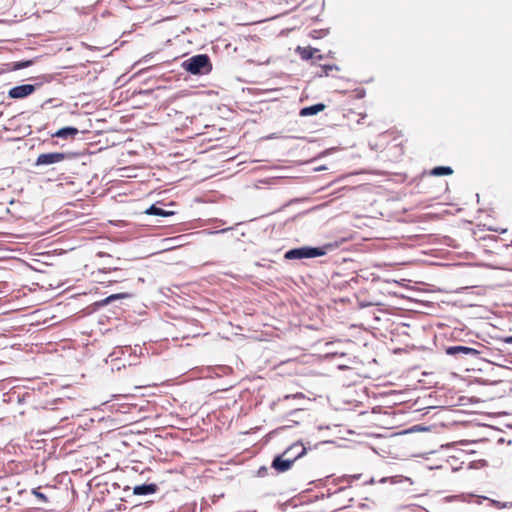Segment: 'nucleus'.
<instances>
[{
    "label": "nucleus",
    "mask_w": 512,
    "mask_h": 512,
    "mask_svg": "<svg viewBox=\"0 0 512 512\" xmlns=\"http://www.w3.org/2000/svg\"><path fill=\"white\" fill-rule=\"evenodd\" d=\"M181 67L193 75H207L212 70V63L207 54H198L183 61Z\"/></svg>",
    "instance_id": "f257e3e1"
},
{
    "label": "nucleus",
    "mask_w": 512,
    "mask_h": 512,
    "mask_svg": "<svg viewBox=\"0 0 512 512\" xmlns=\"http://www.w3.org/2000/svg\"><path fill=\"white\" fill-rule=\"evenodd\" d=\"M329 247L330 246H323V247L302 246V247H298V248H293V249L286 251L284 258L287 260H296V259L321 257L327 253V249Z\"/></svg>",
    "instance_id": "f03ea898"
},
{
    "label": "nucleus",
    "mask_w": 512,
    "mask_h": 512,
    "mask_svg": "<svg viewBox=\"0 0 512 512\" xmlns=\"http://www.w3.org/2000/svg\"><path fill=\"white\" fill-rule=\"evenodd\" d=\"M69 154L63 152H51V153H42L39 154L35 160L34 166H48L52 164H56L65 160Z\"/></svg>",
    "instance_id": "7ed1b4c3"
},
{
    "label": "nucleus",
    "mask_w": 512,
    "mask_h": 512,
    "mask_svg": "<svg viewBox=\"0 0 512 512\" xmlns=\"http://www.w3.org/2000/svg\"><path fill=\"white\" fill-rule=\"evenodd\" d=\"M446 353L451 356L466 358V357H475L479 354V351L472 347L456 345L450 346L446 348Z\"/></svg>",
    "instance_id": "20e7f679"
},
{
    "label": "nucleus",
    "mask_w": 512,
    "mask_h": 512,
    "mask_svg": "<svg viewBox=\"0 0 512 512\" xmlns=\"http://www.w3.org/2000/svg\"><path fill=\"white\" fill-rule=\"evenodd\" d=\"M36 90V86L32 84H22L12 87L8 91V96L12 99H23L31 95Z\"/></svg>",
    "instance_id": "39448f33"
},
{
    "label": "nucleus",
    "mask_w": 512,
    "mask_h": 512,
    "mask_svg": "<svg viewBox=\"0 0 512 512\" xmlns=\"http://www.w3.org/2000/svg\"><path fill=\"white\" fill-rule=\"evenodd\" d=\"M284 456H287L288 458H292L293 462H295L297 459L301 458L306 454V447L304 444L300 441L293 443L290 445L284 452Z\"/></svg>",
    "instance_id": "423d86ee"
},
{
    "label": "nucleus",
    "mask_w": 512,
    "mask_h": 512,
    "mask_svg": "<svg viewBox=\"0 0 512 512\" xmlns=\"http://www.w3.org/2000/svg\"><path fill=\"white\" fill-rule=\"evenodd\" d=\"M293 459L288 458L287 456H284L282 453L281 455L276 456L272 461V468H274L278 472H286L289 470L293 464Z\"/></svg>",
    "instance_id": "0eeeda50"
},
{
    "label": "nucleus",
    "mask_w": 512,
    "mask_h": 512,
    "mask_svg": "<svg viewBox=\"0 0 512 512\" xmlns=\"http://www.w3.org/2000/svg\"><path fill=\"white\" fill-rule=\"evenodd\" d=\"M159 487L155 483H144L136 485L133 488V493L139 496L151 495L158 491Z\"/></svg>",
    "instance_id": "6e6552de"
},
{
    "label": "nucleus",
    "mask_w": 512,
    "mask_h": 512,
    "mask_svg": "<svg viewBox=\"0 0 512 512\" xmlns=\"http://www.w3.org/2000/svg\"><path fill=\"white\" fill-rule=\"evenodd\" d=\"M159 204V202L152 204L148 209H146L145 213L148 215L160 217H169L175 214L174 211H167V209L162 208L161 206H159Z\"/></svg>",
    "instance_id": "1a4fd4ad"
},
{
    "label": "nucleus",
    "mask_w": 512,
    "mask_h": 512,
    "mask_svg": "<svg viewBox=\"0 0 512 512\" xmlns=\"http://www.w3.org/2000/svg\"><path fill=\"white\" fill-rule=\"evenodd\" d=\"M78 133H79V131L77 128L67 126V127H63L61 129L57 130L52 135V137L68 139V138H74Z\"/></svg>",
    "instance_id": "9d476101"
},
{
    "label": "nucleus",
    "mask_w": 512,
    "mask_h": 512,
    "mask_svg": "<svg viewBox=\"0 0 512 512\" xmlns=\"http://www.w3.org/2000/svg\"><path fill=\"white\" fill-rule=\"evenodd\" d=\"M325 109V105L323 103H317L311 106L304 107L300 110V116L306 117V116H312L316 115L319 112L323 111Z\"/></svg>",
    "instance_id": "9b49d317"
},
{
    "label": "nucleus",
    "mask_w": 512,
    "mask_h": 512,
    "mask_svg": "<svg viewBox=\"0 0 512 512\" xmlns=\"http://www.w3.org/2000/svg\"><path fill=\"white\" fill-rule=\"evenodd\" d=\"M296 51L300 55L301 59L303 60H310L314 58V55L319 51L317 48H310V47H300L298 46Z\"/></svg>",
    "instance_id": "f8f14e48"
},
{
    "label": "nucleus",
    "mask_w": 512,
    "mask_h": 512,
    "mask_svg": "<svg viewBox=\"0 0 512 512\" xmlns=\"http://www.w3.org/2000/svg\"><path fill=\"white\" fill-rule=\"evenodd\" d=\"M453 173V170L450 166H437L434 167L430 174L433 176H444V175H450Z\"/></svg>",
    "instance_id": "ddd939ff"
},
{
    "label": "nucleus",
    "mask_w": 512,
    "mask_h": 512,
    "mask_svg": "<svg viewBox=\"0 0 512 512\" xmlns=\"http://www.w3.org/2000/svg\"><path fill=\"white\" fill-rule=\"evenodd\" d=\"M129 297H131V294H129V293L112 294V295L106 297L105 299H103L99 304L100 305H108L115 300L129 298Z\"/></svg>",
    "instance_id": "4468645a"
},
{
    "label": "nucleus",
    "mask_w": 512,
    "mask_h": 512,
    "mask_svg": "<svg viewBox=\"0 0 512 512\" xmlns=\"http://www.w3.org/2000/svg\"><path fill=\"white\" fill-rule=\"evenodd\" d=\"M31 493L38 499L40 503L48 502L47 496L44 493L40 492V488L32 489Z\"/></svg>",
    "instance_id": "2eb2a0df"
},
{
    "label": "nucleus",
    "mask_w": 512,
    "mask_h": 512,
    "mask_svg": "<svg viewBox=\"0 0 512 512\" xmlns=\"http://www.w3.org/2000/svg\"><path fill=\"white\" fill-rule=\"evenodd\" d=\"M321 68L322 73L319 76H328L332 70H339V67L336 65H323Z\"/></svg>",
    "instance_id": "dca6fc26"
},
{
    "label": "nucleus",
    "mask_w": 512,
    "mask_h": 512,
    "mask_svg": "<svg viewBox=\"0 0 512 512\" xmlns=\"http://www.w3.org/2000/svg\"><path fill=\"white\" fill-rule=\"evenodd\" d=\"M360 474H355V475H346V476H343L342 478H339L338 481H347L348 483H351L353 480H358L360 478Z\"/></svg>",
    "instance_id": "f3484780"
},
{
    "label": "nucleus",
    "mask_w": 512,
    "mask_h": 512,
    "mask_svg": "<svg viewBox=\"0 0 512 512\" xmlns=\"http://www.w3.org/2000/svg\"><path fill=\"white\" fill-rule=\"evenodd\" d=\"M489 501H490V503H491V505H492V506L497 507V508H499V509H500V508H507V507H509V506H510V503H508V502L501 503V502H499V501H497V500H489Z\"/></svg>",
    "instance_id": "a211bd4d"
},
{
    "label": "nucleus",
    "mask_w": 512,
    "mask_h": 512,
    "mask_svg": "<svg viewBox=\"0 0 512 512\" xmlns=\"http://www.w3.org/2000/svg\"><path fill=\"white\" fill-rule=\"evenodd\" d=\"M471 500H473L475 503L480 504L482 500H488L486 497H478V496H469Z\"/></svg>",
    "instance_id": "6ab92c4d"
},
{
    "label": "nucleus",
    "mask_w": 512,
    "mask_h": 512,
    "mask_svg": "<svg viewBox=\"0 0 512 512\" xmlns=\"http://www.w3.org/2000/svg\"><path fill=\"white\" fill-rule=\"evenodd\" d=\"M233 229L232 227H229V228H224V229H221V230H216V231H208V234H218V233H225L229 230Z\"/></svg>",
    "instance_id": "aec40b11"
},
{
    "label": "nucleus",
    "mask_w": 512,
    "mask_h": 512,
    "mask_svg": "<svg viewBox=\"0 0 512 512\" xmlns=\"http://www.w3.org/2000/svg\"><path fill=\"white\" fill-rule=\"evenodd\" d=\"M30 65V61H27V62H22V63H19L17 64V68H24V67H27Z\"/></svg>",
    "instance_id": "412c9836"
},
{
    "label": "nucleus",
    "mask_w": 512,
    "mask_h": 512,
    "mask_svg": "<svg viewBox=\"0 0 512 512\" xmlns=\"http://www.w3.org/2000/svg\"><path fill=\"white\" fill-rule=\"evenodd\" d=\"M312 36H313L314 38H320V37H322V35H321V31H316V30H315V31H313V32H312Z\"/></svg>",
    "instance_id": "4be33fe9"
},
{
    "label": "nucleus",
    "mask_w": 512,
    "mask_h": 512,
    "mask_svg": "<svg viewBox=\"0 0 512 512\" xmlns=\"http://www.w3.org/2000/svg\"><path fill=\"white\" fill-rule=\"evenodd\" d=\"M324 57L319 52L314 55L313 59L322 60Z\"/></svg>",
    "instance_id": "5701e85b"
},
{
    "label": "nucleus",
    "mask_w": 512,
    "mask_h": 512,
    "mask_svg": "<svg viewBox=\"0 0 512 512\" xmlns=\"http://www.w3.org/2000/svg\"><path fill=\"white\" fill-rule=\"evenodd\" d=\"M507 343H512V336L506 338Z\"/></svg>",
    "instance_id": "b1692460"
},
{
    "label": "nucleus",
    "mask_w": 512,
    "mask_h": 512,
    "mask_svg": "<svg viewBox=\"0 0 512 512\" xmlns=\"http://www.w3.org/2000/svg\"><path fill=\"white\" fill-rule=\"evenodd\" d=\"M264 470H265V467H262L260 470H259V473H264Z\"/></svg>",
    "instance_id": "393cba45"
},
{
    "label": "nucleus",
    "mask_w": 512,
    "mask_h": 512,
    "mask_svg": "<svg viewBox=\"0 0 512 512\" xmlns=\"http://www.w3.org/2000/svg\"><path fill=\"white\" fill-rule=\"evenodd\" d=\"M264 470H265V467H262L260 470H259V473H264Z\"/></svg>",
    "instance_id": "a878e982"
},
{
    "label": "nucleus",
    "mask_w": 512,
    "mask_h": 512,
    "mask_svg": "<svg viewBox=\"0 0 512 512\" xmlns=\"http://www.w3.org/2000/svg\"><path fill=\"white\" fill-rule=\"evenodd\" d=\"M344 489H345L344 487H340V488L338 489V491H337V492H341V491H343Z\"/></svg>",
    "instance_id": "bb28decb"
},
{
    "label": "nucleus",
    "mask_w": 512,
    "mask_h": 512,
    "mask_svg": "<svg viewBox=\"0 0 512 512\" xmlns=\"http://www.w3.org/2000/svg\"><path fill=\"white\" fill-rule=\"evenodd\" d=\"M174 205H175V204H174V202H170V203L168 204V206H174Z\"/></svg>",
    "instance_id": "cd10ccee"
}]
</instances>
